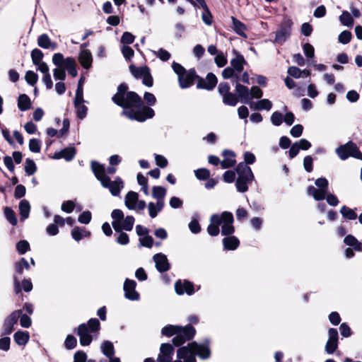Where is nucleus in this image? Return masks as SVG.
Here are the masks:
<instances>
[{
  "instance_id": "51",
  "label": "nucleus",
  "mask_w": 362,
  "mask_h": 362,
  "mask_svg": "<svg viewBox=\"0 0 362 362\" xmlns=\"http://www.w3.org/2000/svg\"><path fill=\"white\" fill-rule=\"evenodd\" d=\"M66 350H73L77 346V338L73 334H68L64 341Z\"/></svg>"
},
{
  "instance_id": "2",
  "label": "nucleus",
  "mask_w": 362,
  "mask_h": 362,
  "mask_svg": "<svg viewBox=\"0 0 362 362\" xmlns=\"http://www.w3.org/2000/svg\"><path fill=\"white\" fill-rule=\"evenodd\" d=\"M97 315L99 319L91 317L86 322L81 323L77 327L73 329V333L79 337L81 346H88L98 337L100 330L101 329L100 320L105 321L107 319L106 306L103 305L98 308Z\"/></svg>"
},
{
  "instance_id": "39",
  "label": "nucleus",
  "mask_w": 362,
  "mask_h": 362,
  "mask_svg": "<svg viewBox=\"0 0 362 362\" xmlns=\"http://www.w3.org/2000/svg\"><path fill=\"white\" fill-rule=\"evenodd\" d=\"M61 150L62 153H64V159L66 162L73 160L77 153V149L75 147L74 144H69L66 147H64Z\"/></svg>"
},
{
  "instance_id": "5",
  "label": "nucleus",
  "mask_w": 362,
  "mask_h": 362,
  "mask_svg": "<svg viewBox=\"0 0 362 362\" xmlns=\"http://www.w3.org/2000/svg\"><path fill=\"white\" fill-rule=\"evenodd\" d=\"M335 153L341 160H346L349 157L362 160V152L357 144L351 140L338 146L335 149Z\"/></svg>"
},
{
  "instance_id": "18",
  "label": "nucleus",
  "mask_w": 362,
  "mask_h": 362,
  "mask_svg": "<svg viewBox=\"0 0 362 362\" xmlns=\"http://www.w3.org/2000/svg\"><path fill=\"white\" fill-rule=\"evenodd\" d=\"M152 259L155 262V267L157 271L160 274L165 273L171 269V264L167 255L163 252L155 254Z\"/></svg>"
},
{
  "instance_id": "52",
  "label": "nucleus",
  "mask_w": 362,
  "mask_h": 362,
  "mask_svg": "<svg viewBox=\"0 0 362 362\" xmlns=\"http://www.w3.org/2000/svg\"><path fill=\"white\" fill-rule=\"evenodd\" d=\"M315 185L318 190L322 193H326L329 191V181L325 177H320L315 180Z\"/></svg>"
},
{
  "instance_id": "22",
  "label": "nucleus",
  "mask_w": 362,
  "mask_h": 362,
  "mask_svg": "<svg viewBox=\"0 0 362 362\" xmlns=\"http://www.w3.org/2000/svg\"><path fill=\"white\" fill-rule=\"evenodd\" d=\"M223 160L221 161V168L228 169L236 164V153L230 149H224L221 152Z\"/></svg>"
},
{
  "instance_id": "43",
  "label": "nucleus",
  "mask_w": 362,
  "mask_h": 362,
  "mask_svg": "<svg viewBox=\"0 0 362 362\" xmlns=\"http://www.w3.org/2000/svg\"><path fill=\"white\" fill-rule=\"evenodd\" d=\"M4 214L6 221L13 226L18 224L17 215L13 209L10 206H5L4 208Z\"/></svg>"
},
{
  "instance_id": "48",
  "label": "nucleus",
  "mask_w": 362,
  "mask_h": 362,
  "mask_svg": "<svg viewBox=\"0 0 362 362\" xmlns=\"http://www.w3.org/2000/svg\"><path fill=\"white\" fill-rule=\"evenodd\" d=\"M16 250L18 255H23L30 250V245L27 240H20L16 243Z\"/></svg>"
},
{
  "instance_id": "25",
  "label": "nucleus",
  "mask_w": 362,
  "mask_h": 362,
  "mask_svg": "<svg viewBox=\"0 0 362 362\" xmlns=\"http://www.w3.org/2000/svg\"><path fill=\"white\" fill-rule=\"evenodd\" d=\"M231 18V28L233 31L241 37L247 38V36L245 31L247 27L245 23L238 19L236 17L232 16Z\"/></svg>"
},
{
  "instance_id": "64",
  "label": "nucleus",
  "mask_w": 362,
  "mask_h": 362,
  "mask_svg": "<svg viewBox=\"0 0 362 362\" xmlns=\"http://www.w3.org/2000/svg\"><path fill=\"white\" fill-rule=\"evenodd\" d=\"M271 123L275 127H279L284 122V115L280 111H274L270 117Z\"/></svg>"
},
{
  "instance_id": "6",
  "label": "nucleus",
  "mask_w": 362,
  "mask_h": 362,
  "mask_svg": "<svg viewBox=\"0 0 362 362\" xmlns=\"http://www.w3.org/2000/svg\"><path fill=\"white\" fill-rule=\"evenodd\" d=\"M98 180L103 188L109 189L113 197H120L121 191L124 187V182L119 176H116L114 180L112 181L111 177L105 174L99 177Z\"/></svg>"
},
{
  "instance_id": "57",
  "label": "nucleus",
  "mask_w": 362,
  "mask_h": 362,
  "mask_svg": "<svg viewBox=\"0 0 362 362\" xmlns=\"http://www.w3.org/2000/svg\"><path fill=\"white\" fill-rule=\"evenodd\" d=\"M42 147V141L40 139L32 138L29 140L28 148L30 152L40 153Z\"/></svg>"
},
{
  "instance_id": "61",
  "label": "nucleus",
  "mask_w": 362,
  "mask_h": 362,
  "mask_svg": "<svg viewBox=\"0 0 362 362\" xmlns=\"http://www.w3.org/2000/svg\"><path fill=\"white\" fill-rule=\"evenodd\" d=\"M139 243L138 245L139 247H144L146 248H151L154 244L153 238L148 234L141 238H139Z\"/></svg>"
},
{
  "instance_id": "53",
  "label": "nucleus",
  "mask_w": 362,
  "mask_h": 362,
  "mask_svg": "<svg viewBox=\"0 0 362 362\" xmlns=\"http://www.w3.org/2000/svg\"><path fill=\"white\" fill-rule=\"evenodd\" d=\"M38 74L33 70H28L25 72V80L30 86H34L38 81Z\"/></svg>"
},
{
  "instance_id": "1",
  "label": "nucleus",
  "mask_w": 362,
  "mask_h": 362,
  "mask_svg": "<svg viewBox=\"0 0 362 362\" xmlns=\"http://www.w3.org/2000/svg\"><path fill=\"white\" fill-rule=\"evenodd\" d=\"M143 98L144 100L138 93H136L132 108L124 109L121 112L120 115L131 121L140 123L153 119L156 113L152 106L156 105L157 99L153 93L148 91L144 92Z\"/></svg>"
},
{
  "instance_id": "45",
  "label": "nucleus",
  "mask_w": 362,
  "mask_h": 362,
  "mask_svg": "<svg viewBox=\"0 0 362 362\" xmlns=\"http://www.w3.org/2000/svg\"><path fill=\"white\" fill-rule=\"evenodd\" d=\"M167 194V189L160 185H154L152 187L151 196L154 199H165Z\"/></svg>"
},
{
  "instance_id": "3",
  "label": "nucleus",
  "mask_w": 362,
  "mask_h": 362,
  "mask_svg": "<svg viewBox=\"0 0 362 362\" xmlns=\"http://www.w3.org/2000/svg\"><path fill=\"white\" fill-rule=\"evenodd\" d=\"M135 91L129 90L127 83H121L117 88V92L112 96V101L114 104L124 109L132 108V104L136 97Z\"/></svg>"
},
{
  "instance_id": "8",
  "label": "nucleus",
  "mask_w": 362,
  "mask_h": 362,
  "mask_svg": "<svg viewBox=\"0 0 362 362\" xmlns=\"http://www.w3.org/2000/svg\"><path fill=\"white\" fill-rule=\"evenodd\" d=\"M328 339L325 346V351L328 355L334 353L340 355L341 351H337L339 344V336L337 328L329 327L327 330Z\"/></svg>"
},
{
  "instance_id": "60",
  "label": "nucleus",
  "mask_w": 362,
  "mask_h": 362,
  "mask_svg": "<svg viewBox=\"0 0 362 362\" xmlns=\"http://www.w3.org/2000/svg\"><path fill=\"white\" fill-rule=\"evenodd\" d=\"M76 199L64 201L61 205L62 211L71 214L75 209Z\"/></svg>"
},
{
  "instance_id": "41",
  "label": "nucleus",
  "mask_w": 362,
  "mask_h": 362,
  "mask_svg": "<svg viewBox=\"0 0 362 362\" xmlns=\"http://www.w3.org/2000/svg\"><path fill=\"white\" fill-rule=\"evenodd\" d=\"M23 168L27 176L33 175L37 171V166L35 160L30 158H25Z\"/></svg>"
},
{
  "instance_id": "11",
  "label": "nucleus",
  "mask_w": 362,
  "mask_h": 362,
  "mask_svg": "<svg viewBox=\"0 0 362 362\" xmlns=\"http://www.w3.org/2000/svg\"><path fill=\"white\" fill-rule=\"evenodd\" d=\"M19 275H13V295L21 293H29L33 289L32 279L30 277H23L19 279Z\"/></svg>"
},
{
  "instance_id": "9",
  "label": "nucleus",
  "mask_w": 362,
  "mask_h": 362,
  "mask_svg": "<svg viewBox=\"0 0 362 362\" xmlns=\"http://www.w3.org/2000/svg\"><path fill=\"white\" fill-rule=\"evenodd\" d=\"M293 24L292 19L285 16L279 25V28L276 32L274 42L279 44L286 42L291 35Z\"/></svg>"
},
{
  "instance_id": "50",
  "label": "nucleus",
  "mask_w": 362,
  "mask_h": 362,
  "mask_svg": "<svg viewBox=\"0 0 362 362\" xmlns=\"http://www.w3.org/2000/svg\"><path fill=\"white\" fill-rule=\"evenodd\" d=\"M18 322V315H17V313L15 310L5 317L3 324L11 328H16L15 326L17 325Z\"/></svg>"
},
{
  "instance_id": "34",
  "label": "nucleus",
  "mask_w": 362,
  "mask_h": 362,
  "mask_svg": "<svg viewBox=\"0 0 362 362\" xmlns=\"http://www.w3.org/2000/svg\"><path fill=\"white\" fill-rule=\"evenodd\" d=\"M90 170L98 180L101 176L105 175V164L93 160L90 161Z\"/></svg>"
},
{
  "instance_id": "55",
  "label": "nucleus",
  "mask_w": 362,
  "mask_h": 362,
  "mask_svg": "<svg viewBox=\"0 0 362 362\" xmlns=\"http://www.w3.org/2000/svg\"><path fill=\"white\" fill-rule=\"evenodd\" d=\"M317 159L316 157H314L310 155L305 156L303 158V165L305 172L311 173L314 168V160Z\"/></svg>"
},
{
  "instance_id": "36",
  "label": "nucleus",
  "mask_w": 362,
  "mask_h": 362,
  "mask_svg": "<svg viewBox=\"0 0 362 362\" xmlns=\"http://www.w3.org/2000/svg\"><path fill=\"white\" fill-rule=\"evenodd\" d=\"M272 102L269 99L261 98L259 100L253 103L252 106H251V109L258 111H269L272 108Z\"/></svg>"
},
{
  "instance_id": "21",
  "label": "nucleus",
  "mask_w": 362,
  "mask_h": 362,
  "mask_svg": "<svg viewBox=\"0 0 362 362\" xmlns=\"http://www.w3.org/2000/svg\"><path fill=\"white\" fill-rule=\"evenodd\" d=\"M221 213L213 214L210 217V223L206 228L208 234L211 237H216L221 233Z\"/></svg>"
},
{
  "instance_id": "38",
  "label": "nucleus",
  "mask_w": 362,
  "mask_h": 362,
  "mask_svg": "<svg viewBox=\"0 0 362 362\" xmlns=\"http://www.w3.org/2000/svg\"><path fill=\"white\" fill-rule=\"evenodd\" d=\"M139 194L134 191H129L124 197V205L129 210H134V204L139 199Z\"/></svg>"
},
{
  "instance_id": "63",
  "label": "nucleus",
  "mask_w": 362,
  "mask_h": 362,
  "mask_svg": "<svg viewBox=\"0 0 362 362\" xmlns=\"http://www.w3.org/2000/svg\"><path fill=\"white\" fill-rule=\"evenodd\" d=\"M352 33L349 30H344L341 32L338 36V42L341 45H346L350 42L352 39Z\"/></svg>"
},
{
  "instance_id": "7",
  "label": "nucleus",
  "mask_w": 362,
  "mask_h": 362,
  "mask_svg": "<svg viewBox=\"0 0 362 362\" xmlns=\"http://www.w3.org/2000/svg\"><path fill=\"white\" fill-rule=\"evenodd\" d=\"M221 234L224 237L234 235L235 228L234 223L233 214L228 211L221 213Z\"/></svg>"
},
{
  "instance_id": "31",
  "label": "nucleus",
  "mask_w": 362,
  "mask_h": 362,
  "mask_svg": "<svg viewBox=\"0 0 362 362\" xmlns=\"http://www.w3.org/2000/svg\"><path fill=\"white\" fill-rule=\"evenodd\" d=\"M357 210L358 209L356 207L351 209L346 205H343L339 210V213L345 221H354L357 218Z\"/></svg>"
},
{
  "instance_id": "10",
  "label": "nucleus",
  "mask_w": 362,
  "mask_h": 362,
  "mask_svg": "<svg viewBox=\"0 0 362 362\" xmlns=\"http://www.w3.org/2000/svg\"><path fill=\"white\" fill-rule=\"evenodd\" d=\"M175 291L178 296H182L187 294V296H192L197 291L200 290L201 286L199 285L196 287V285L193 281L189 279H178L175 282Z\"/></svg>"
},
{
  "instance_id": "37",
  "label": "nucleus",
  "mask_w": 362,
  "mask_h": 362,
  "mask_svg": "<svg viewBox=\"0 0 362 362\" xmlns=\"http://www.w3.org/2000/svg\"><path fill=\"white\" fill-rule=\"evenodd\" d=\"M188 343L187 345L183 344L179 349H177L176 353L179 355V356H182L183 354L189 352H193V349L199 348L201 342H197L194 340L187 341Z\"/></svg>"
},
{
  "instance_id": "30",
  "label": "nucleus",
  "mask_w": 362,
  "mask_h": 362,
  "mask_svg": "<svg viewBox=\"0 0 362 362\" xmlns=\"http://www.w3.org/2000/svg\"><path fill=\"white\" fill-rule=\"evenodd\" d=\"M14 274L13 275L22 276L24 270H30V264L25 257H21L18 261L13 263Z\"/></svg>"
},
{
  "instance_id": "42",
  "label": "nucleus",
  "mask_w": 362,
  "mask_h": 362,
  "mask_svg": "<svg viewBox=\"0 0 362 362\" xmlns=\"http://www.w3.org/2000/svg\"><path fill=\"white\" fill-rule=\"evenodd\" d=\"M222 102L225 105L235 107L239 103L236 92H229L222 96Z\"/></svg>"
},
{
  "instance_id": "49",
  "label": "nucleus",
  "mask_w": 362,
  "mask_h": 362,
  "mask_svg": "<svg viewBox=\"0 0 362 362\" xmlns=\"http://www.w3.org/2000/svg\"><path fill=\"white\" fill-rule=\"evenodd\" d=\"M171 67L174 73L177 76V79H180L181 83L184 84L183 74L187 69H186L181 64L175 61L173 62Z\"/></svg>"
},
{
  "instance_id": "28",
  "label": "nucleus",
  "mask_w": 362,
  "mask_h": 362,
  "mask_svg": "<svg viewBox=\"0 0 362 362\" xmlns=\"http://www.w3.org/2000/svg\"><path fill=\"white\" fill-rule=\"evenodd\" d=\"M17 106L20 111L25 112L33 108V103L25 93H20L17 98Z\"/></svg>"
},
{
  "instance_id": "14",
  "label": "nucleus",
  "mask_w": 362,
  "mask_h": 362,
  "mask_svg": "<svg viewBox=\"0 0 362 362\" xmlns=\"http://www.w3.org/2000/svg\"><path fill=\"white\" fill-rule=\"evenodd\" d=\"M136 282L134 279L126 278L123 284L124 298L131 301H138L140 299V293L136 290Z\"/></svg>"
},
{
  "instance_id": "17",
  "label": "nucleus",
  "mask_w": 362,
  "mask_h": 362,
  "mask_svg": "<svg viewBox=\"0 0 362 362\" xmlns=\"http://www.w3.org/2000/svg\"><path fill=\"white\" fill-rule=\"evenodd\" d=\"M78 61L83 69L86 70V74H88V71L93 67V57L91 52L87 49V47H80Z\"/></svg>"
},
{
  "instance_id": "12",
  "label": "nucleus",
  "mask_w": 362,
  "mask_h": 362,
  "mask_svg": "<svg viewBox=\"0 0 362 362\" xmlns=\"http://www.w3.org/2000/svg\"><path fill=\"white\" fill-rule=\"evenodd\" d=\"M217 83V76L213 72H209L205 78H203L198 74L196 88L197 89L211 91L216 88Z\"/></svg>"
},
{
  "instance_id": "20",
  "label": "nucleus",
  "mask_w": 362,
  "mask_h": 362,
  "mask_svg": "<svg viewBox=\"0 0 362 362\" xmlns=\"http://www.w3.org/2000/svg\"><path fill=\"white\" fill-rule=\"evenodd\" d=\"M197 76L198 74L195 68H190L183 74L184 84L181 83L180 79H177L179 87L181 89H187L191 88L197 82Z\"/></svg>"
},
{
  "instance_id": "32",
  "label": "nucleus",
  "mask_w": 362,
  "mask_h": 362,
  "mask_svg": "<svg viewBox=\"0 0 362 362\" xmlns=\"http://www.w3.org/2000/svg\"><path fill=\"white\" fill-rule=\"evenodd\" d=\"M30 209L31 206L28 200L23 199L20 201L18 204V211L20 215V221L21 222H23L27 218H28Z\"/></svg>"
},
{
  "instance_id": "4",
  "label": "nucleus",
  "mask_w": 362,
  "mask_h": 362,
  "mask_svg": "<svg viewBox=\"0 0 362 362\" xmlns=\"http://www.w3.org/2000/svg\"><path fill=\"white\" fill-rule=\"evenodd\" d=\"M196 334V328L192 325H179L177 334L172 338L171 342L174 343V345L179 349V347H181L187 341L194 339Z\"/></svg>"
},
{
  "instance_id": "29",
  "label": "nucleus",
  "mask_w": 362,
  "mask_h": 362,
  "mask_svg": "<svg viewBox=\"0 0 362 362\" xmlns=\"http://www.w3.org/2000/svg\"><path fill=\"white\" fill-rule=\"evenodd\" d=\"M343 243L356 252H362V243L352 234L346 235L343 240Z\"/></svg>"
},
{
  "instance_id": "27",
  "label": "nucleus",
  "mask_w": 362,
  "mask_h": 362,
  "mask_svg": "<svg viewBox=\"0 0 362 362\" xmlns=\"http://www.w3.org/2000/svg\"><path fill=\"white\" fill-rule=\"evenodd\" d=\"M13 341L19 346H25L30 339L28 331L18 329L13 334Z\"/></svg>"
},
{
  "instance_id": "54",
  "label": "nucleus",
  "mask_w": 362,
  "mask_h": 362,
  "mask_svg": "<svg viewBox=\"0 0 362 362\" xmlns=\"http://www.w3.org/2000/svg\"><path fill=\"white\" fill-rule=\"evenodd\" d=\"M339 330L342 339L349 338L354 334V332L352 331L349 323L346 322H342L339 325Z\"/></svg>"
},
{
  "instance_id": "26",
  "label": "nucleus",
  "mask_w": 362,
  "mask_h": 362,
  "mask_svg": "<svg viewBox=\"0 0 362 362\" xmlns=\"http://www.w3.org/2000/svg\"><path fill=\"white\" fill-rule=\"evenodd\" d=\"M223 250L234 251L238 248L240 241L235 235L224 237L222 239Z\"/></svg>"
},
{
  "instance_id": "23",
  "label": "nucleus",
  "mask_w": 362,
  "mask_h": 362,
  "mask_svg": "<svg viewBox=\"0 0 362 362\" xmlns=\"http://www.w3.org/2000/svg\"><path fill=\"white\" fill-rule=\"evenodd\" d=\"M232 52L235 57L230 60V66H233L238 71L242 72L244 69V66L247 64V62L244 56L239 51L233 48Z\"/></svg>"
},
{
  "instance_id": "40",
  "label": "nucleus",
  "mask_w": 362,
  "mask_h": 362,
  "mask_svg": "<svg viewBox=\"0 0 362 362\" xmlns=\"http://www.w3.org/2000/svg\"><path fill=\"white\" fill-rule=\"evenodd\" d=\"M16 312L17 313V315H18L20 325L25 329L30 328L32 325V318L30 316L24 313L21 308L16 309Z\"/></svg>"
},
{
  "instance_id": "47",
  "label": "nucleus",
  "mask_w": 362,
  "mask_h": 362,
  "mask_svg": "<svg viewBox=\"0 0 362 362\" xmlns=\"http://www.w3.org/2000/svg\"><path fill=\"white\" fill-rule=\"evenodd\" d=\"M178 326L179 325H166L161 329L160 334L163 337H174L177 334Z\"/></svg>"
},
{
  "instance_id": "33",
  "label": "nucleus",
  "mask_w": 362,
  "mask_h": 362,
  "mask_svg": "<svg viewBox=\"0 0 362 362\" xmlns=\"http://www.w3.org/2000/svg\"><path fill=\"white\" fill-rule=\"evenodd\" d=\"M149 67L147 65H143L140 66H136L134 64H131L129 66V71L131 74L136 79H141L144 74L149 70Z\"/></svg>"
},
{
  "instance_id": "24",
  "label": "nucleus",
  "mask_w": 362,
  "mask_h": 362,
  "mask_svg": "<svg viewBox=\"0 0 362 362\" xmlns=\"http://www.w3.org/2000/svg\"><path fill=\"white\" fill-rule=\"evenodd\" d=\"M210 342V339L206 337L201 342L199 348H197V352L196 354L200 359L206 360L211 357V351L209 346Z\"/></svg>"
},
{
  "instance_id": "15",
  "label": "nucleus",
  "mask_w": 362,
  "mask_h": 362,
  "mask_svg": "<svg viewBox=\"0 0 362 362\" xmlns=\"http://www.w3.org/2000/svg\"><path fill=\"white\" fill-rule=\"evenodd\" d=\"M176 346L173 342L162 343L157 357L158 362H172Z\"/></svg>"
},
{
  "instance_id": "59",
  "label": "nucleus",
  "mask_w": 362,
  "mask_h": 362,
  "mask_svg": "<svg viewBox=\"0 0 362 362\" xmlns=\"http://www.w3.org/2000/svg\"><path fill=\"white\" fill-rule=\"evenodd\" d=\"M136 36L129 31L122 33L120 39V45H130L134 43Z\"/></svg>"
},
{
  "instance_id": "13",
  "label": "nucleus",
  "mask_w": 362,
  "mask_h": 362,
  "mask_svg": "<svg viewBox=\"0 0 362 362\" xmlns=\"http://www.w3.org/2000/svg\"><path fill=\"white\" fill-rule=\"evenodd\" d=\"M235 91L236 92L239 103L244 105H248L251 108V106H252L254 103L253 97L252 96V91L251 89L244 84L238 83Z\"/></svg>"
},
{
  "instance_id": "56",
  "label": "nucleus",
  "mask_w": 362,
  "mask_h": 362,
  "mask_svg": "<svg viewBox=\"0 0 362 362\" xmlns=\"http://www.w3.org/2000/svg\"><path fill=\"white\" fill-rule=\"evenodd\" d=\"M195 177L200 181H205L211 176V172L206 168H199L194 170Z\"/></svg>"
},
{
  "instance_id": "62",
  "label": "nucleus",
  "mask_w": 362,
  "mask_h": 362,
  "mask_svg": "<svg viewBox=\"0 0 362 362\" xmlns=\"http://www.w3.org/2000/svg\"><path fill=\"white\" fill-rule=\"evenodd\" d=\"M74 107H75L76 118L80 120L84 119L88 115V107L86 105H85L84 104H81V105H78L77 106H74Z\"/></svg>"
},
{
  "instance_id": "58",
  "label": "nucleus",
  "mask_w": 362,
  "mask_h": 362,
  "mask_svg": "<svg viewBox=\"0 0 362 362\" xmlns=\"http://www.w3.org/2000/svg\"><path fill=\"white\" fill-rule=\"evenodd\" d=\"M214 62L218 68L225 66L228 63L227 54L220 51L215 56Z\"/></svg>"
},
{
  "instance_id": "19",
  "label": "nucleus",
  "mask_w": 362,
  "mask_h": 362,
  "mask_svg": "<svg viewBox=\"0 0 362 362\" xmlns=\"http://www.w3.org/2000/svg\"><path fill=\"white\" fill-rule=\"evenodd\" d=\"M100 351L109 359L108 362H121L120 358L115 356V349L112 341L104 340L100 344Z\"/></svg>"
},
{
  "instance_id": "46",
  "label": "nucleus",
  "mask_w": 362,
  "mask_h": 362,
  "mask_svg": "<svg viewBox=\"0 0 362 362\" xmlns=\"http://www.w3.org/2000/svg\"><path fill=\"white\" fill-rule=\"evenodd\" d=\"M339 21L341 25L348 28H352L354 25L353 16L347 11H343L339 16Z\"/></svg>"
},
{
  "instance_id": "35",
  "label": "nucleus",
  "mask_w": 362,
  "mask_h": 362,
  "mask_svg": "<svg viewBox=\"0 0 362 362\" xmlns=\"http://www.w3.org/2000/svg\"><path fill=\"white\" fill-rule=\"evenodd\" d=\"M199 219L200 216L198 212L194 213L191 217V221L188 223V228L192 234H198L202 230Z\"/></svg>"
},
{
  "instance_id": "16",
  "label": "nucleus",
  "mask_w": 362,
  "mask_h": 362,
  "mask_svg": "<svg viewBox=\"0 0 362 362\" xmlns=\"http://www.w3.org/2000/svg\"><path fill=\"white\" fill-rule=\"evenodd\" d=\"M255 181L253 173L239 174L235 180V187L238 192L245 193L248 191L249 186Z\"/></svg>"
},
{
  "instance_id": "44",
  "label": "nucleus",
  "mask_w": 362,
  "mask_h": 362,
  "mask_svg": "<svg viewBox=\"0 0 362 362\" xmlns=\"http://www.w3.org/2000/svg\"><path fill=\"white\" fill-rule=\"evenodd\" d=\"M66 71L68 74L71 76L72 78H75L78 76V69L76 66V60L73 57H66Z\"/></svg>"
}]
</instances>
